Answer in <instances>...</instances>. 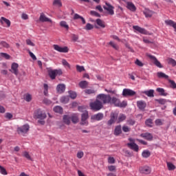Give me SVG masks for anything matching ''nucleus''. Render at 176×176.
Masks as SVG:
<instances>
[{
	"label": "nucleus",
	"instance_id": "nucleus-1",
	"mask_svg": "<svg viewBox=\"0 0 176 176\" xmlns=\"http://www.w3.org/2000/svg\"><path fill=\"white\" fill-rule=\"evenodd\" d=\"M96 99L100 101L102 104H109L111 102V98L109 95H105L104 94H100L97 96Z\"/></svg>",
	"mask_w": 176,
	"mask_h": 176
},
{
	"label": "nucleus",
	"instance_id": "nucleus-2",
	"mask_svg": "<svg viewBox=\"0 0 176 176\" xmlns=\"http://www.w3.org/2000/svg\"><path fill=\"white\" fill-rule=\"evenodd\" d=\"M89 107L92 111H100V109H102L103 105L102 102L100 100H98L96 98V100L95 102H92L89 104Z\"/></svg>",
	"mask_w": 176,
	"mask_h": 176
},
{
	"label": "nucleus",
	"instance_id": "nucleus-3",
	"mask_svg": "<svg viewBox=\"0 0 176 176\" xmlns=\"http://www.w3.org/2000/svg\"><path fill=\"white\" fill-rule=\"evenodd\" d=\"M103 9L107 12V14H109L110 16H113V14H115V7L108 2H106L105 5L103 6Z\"/></svg>",
	"mask_w": 176,
	"mask_h": 176
},
{
	"label": "nucleus",
	"instance_id": "nucleus-4",
	"mask_svg": "<svg viewBox=\"0 0 176 176\" xmlns=\"http://www.w3.org/2000/svg\"><path fill=\"white\" fill-rule=\"evenodd\" d=\"M48 74L50 78H51L52 80L56 79V76L63 75V71L59 69H49L48 70Z\"/></svg>",
	"mask_w": 176,
	"mask_h": 176
},
{
	"label": "nucleus",
	"instance_id": "nucleus-5",
	"mask_svg": "<svg viewBox=\"0 0 176 176\" xmlns=\"http://www.w3.org/2000/svg\"><path fill=\"white\" fill-rule=\"evenodd\" d=\"M130 142L127 143V146L129 147L130 149H132V151H134L135 152H138L140 151V148L138 147V145L135 144V141L133 138L129 139Z\"/></svg>",
	"mask_w": 176,
	"mask_h": 176
},
{
	"label": "nucleus",
	"instance_id": "nucleus-6",
	"mask_svg": "<svg viewBox=\"0 0 176 176\" xmlns=\"http://www.w3.org/2000/svg\"><path fill=\"white\" fill-rule=\"evenodd\" d=\"M53 47L54 50L58 52L59 53H68V52H69L68 47H61L58 45H54Z\"/></svg>",
	"mask_w": 176,
	"mask_h": 176
},
{
	"label": "nucleus",
	"instance_id": "nucleus-7",
	"mask_svg": "<svg viewBox=\"0 0 176 176\" xmlns=\"http://www.w3.org/2000/svg\"><path fill=\"white\" fill-rule=\"evenodd\" d=\"M146 56L147 57H148V58H150V60H151V61H153V64H155L156 67H157L158 68H163V65H162V63H160V62L157 60L156 56L151 55L149 54H147Z\"/></svg>",
	"mask_w": 176,
	"mask_h": 176
},
{
	"label": "nucleus",
	"instance_id": "nucleus-8",
	"mask_svg": "<svg viewBox=\"0 0 176 176\" xmlns=\"http://www.w3.org/2000/svg\"><path fill=\"white\" fill-rule=\"evenodd\" d=\"M34 116L35 118H36L37 119H40L41 120H43L47 118L46 113L41 111V109H38L35 112Z\"/></svg>",
	"mask_w": 176,
	"mask_h": 176
},
{
	"label": "nucleus",
	"instance_id": "nucleus-9",
	"mask_svg": "<svg viewBox=\"0 0 176 176\" xmlns=\"http://www.w3.org/2000/svg\"><path fill=\"white\" fill-rule=\"evenodd\" d=\"M87 119H89V112L87 111H84L81 116V124L84 126H87L89 122H87Z\"/></svg>",
	"mask_w": 176,
	"mask_h": 176
},
{
	"label": "nucleus",
	"instance_id": "nucleus-10",
	"mask_svg": "<svg viewBox=\"0 0 176 176\" xmlns=\"http://www.w3.org/2000/svg\"><path fill=\"white\" fill-rule=\"evenodd\" d=\"M133 30L135 31H138V32H140V34H142L143 35H151V33L149 32L146 31L145 28H141L138 25H134L133 26Z\"/></svg>",
	"mask_w": 176,
	"mask_h": 176
},
{
	"label": "nucleus",
	"instance_id": "nucleus-11",
	"mask_svg": "<svg viewBox=\"0 0 176 176\" xmlns=\"http://www.w3.org/2000/svg\"><path fill=\"white\" fill-rule=\"evenodd\" d=\"M110 120L108 121L107 124L111 126V124H113L115 122H116V119H118V113L112 112L110 115Z\"/></svg>",
	"mask_w": 176,
	"mask_h": 176
},
{
	"label": "nucleus",
	"instance_id": "nucleus-12",
	"mask_svg": "<svg viewBox=\"0 0 176 176\" xmlns=\"http://www.w3.org/2000/svg\"><path fill=\"white\" fill-rule=\"evenodd\" d=\"M12 74H14V75H19V64L16 63H13L11 65V69H10Z\"/></svg>",
	"mask_w": 176,
	"mask_h": 176
},
{
	"label": "nucleus",
	"instance_id": "nucleus-13",
	"mask_svg": "<svg viewBox=\"0 0 176 176\" xmlns=\"http://www.w3.org/2000/svg\"><path fill=\"white\" fill-rule=\"evenodd\" d=\"M135 91L130 89H124L122 91V96L124 97H127V96H135Z\"/></svg>",
	"mask_w": 176,
	"mask_h": 176
},
{
	"label": "nucleus",
	"instance_id": "nucleus-14",
	"mask_svg": "<svg viewBox=\"0 0 176 176\" xmlns=\"http://www.w3.org/2000/svg\"><path fill=\"white\" fill-rule=\"evenodd\" d=\"M39 21H41V23H52V19L47 18V16L45 15L43 12H42L40 14Z\"/></svg>",
	"mask_w": 176,
	"mask_h": 176
},
{
	"label": "nucleus",
	"instance_id": "nucleus-15",
	"mask_svg": "<svg viewBox=\"0 0 176 176\" xmlns=\"http://www.w3.org/2000/svg\"><path fill=\"white\" fill-rule=\"evenodd\" d=\"M143 13L146 19L151 18L155 14V12L148 8H145L143 11Z\"/></svg>",
	"mask_w": 176,
	"mask_h": 176
},
{
	"label": "nucleus",
	"instance_id": "nucleus-16",
	"mask_svg": "<svg viewBox=\"0 0 176 176\" xmlns=\"http://www.w3.org/2000/svg\"><path fill=\"white\" fill-rule=\"evenodd\" d=\"M137 105L139 109H140L141 111H144V109L146 108V102H145V101H143V100L138 101Z\"/></svg>",
	"mask_w": 176,
	"mask_h": 176
},
{
	"label": "nucleus",
	"instance_id": "nucleus-17",
	"mask_svg": "<svg viewBox=\"0 0 176 176\" xmlns=\"http://www.w3.org/2000/svg\"><path fill=\"white\" fill-rule=\"evenodd\" d=\"M103 118H104V114L102 113H99L92 116L91 117V119L92 120H98H98H102Z\"/></svg>",
	"mask_w": 176,
	"mask_h": 176
},
{
	"label": "nucleus",
	"instance_id": "nucleus-18",
	"mask_svg": "<svg viewBox=\"0 0 176 176\" xmlns=\"http://www.w3.org/2000/svg\"><path fill=\"white\" fill-rule=\"evenodd\" d=\"M140 137L144 138V140H147V141H152L153 140V136L149 133H142Z\"/></svg>",
	"mask_w": 176,
	"mask_h": 176
},
{
	"label": "nucleus",
	"instance_id": "nucleus-19",
	"mask_svg": "<svg viewBox=\"0 0 176 176\" xmlns=\"http://www.w3.org/2000/svg\"><path fill=\"white\" fill-rule=\"evenodd\" d=\"M126 8L129 10H131V12H135V10H137V8L133 2H126Z\"/></svg>",
	"mask_w": 176,
	"mask_h": 176
},
{
	"label": "nucleus",
	"instance_id": "nucleus-20",
	"mask_svg": "<svg viewBox=\"0 0 176 176\" xmlns=\"http://www.w3.org/2000/svg\"><path fill=\"white\" fill-rule=\"evenodd\" d=\"M23 157L27 159L29 162H34V158H32V155L28 151H24L23 153Z\"/></svg>",
	"mask_w": 176,
	"mask_h": 176
},
{
	"label": "nucleus",
	"instance_id": "nucleus-21",
	"mask_svg": "<svg viewBox=\"0 0 176 176\" xmlns=\"http://www.w3.org/2000/svg\"><path fill=\"white\" fill-rule=\"evenodd\" d=\"M142 174H151V168L149 166H143L140 168Z\"/></svg>",
	"mask_w": 176,
	"mask_h": 176
},
{
	"label": "nucleus",
	"instance_id": "nucleus-22",
	"mask_svg": "<svg viewBox=\"0 0 176 176\" xmlns=\"http://www.w3.org/2000/svg\"><path fill=\"white\" fill-rule=\"evenodd\" d=\"M56 90L58 93H60L61 94V93H63V91H65V85L64 84L58 85L56 87Z\"/></svg>",
	"mask_w": 176,
	"mask_h": 176
},
{
	"label": "nucleus",
	"instance_id": "nucleus-23",
	"mask_svg": "<svg viewBox=\"0 0 176 176\" xmlns=\"http://www.w3.org/2000/svg\"><path fill=\"white\" fill-rule=\"evenodd\" d=\"M142 93L143 94H146L147 97H155V95H154L155 91L153 89H150L148 91H143Z\"/></svg>",
	"mask_w": 176,
	"mask_h": 176
},
{
	"label": "nucleus",
	"instance_id": "nucleus-24",
	"mask_svg": "<svg viewBox=\"0 0 176 176\" xmlns=\"http://www.w3.org/2000/svg\"><path fill=\"white\" fill-rule=\"evenodd\" d=\"M156 91H157L160 96H164V97H166V96H168V94L166 92L163 88H157Z\"/></svg>",
	"mask_w": 176,
	"mask_h": 176
},
{
	"label": "nucleus",
	"instance_id": "nucleus-25",
	"mask_svg": "<svg viewBox=\"0 0 176 176\" xmlns=\"http://www.w3.org/2000/svg\"><path fill=\"white\" fill-rule=\"evenodd\" d=\"M96 23L101 28H105V22H104V21H102L100 19H96Z\"/></svg>",
	"mask_w": 176,
	"mask_h": 176
},
{
	"label": "nucleus",
	"instance_id": "nucleus-26",
	"mask_svg": "<svg viewBox=\"0 0 176 176\" xmlns=\"http://www.w3.org/2000/svg\"><path fill=\"white\" fill-rule=\"evenodd\" d=\"M142 156L144 159H148V157L151 156V151H149L148 150H144L142 153Z\"/></svg>",
	"mask_w": 176,
	"mask_h": 176
},
{
	"label": "nucleus",
	"instance_id": "nucleus-27",
	"mask_svg": "<svg viewBox=\"0 0 176 176\" xmlns=\"http://www.w3.org/2000/svg\"><path fill=\"white\" fill-rule=\"evenodd\" d=\"M60 101L62 104H68L69 102V96H62Z\"/></svg>",
	"mask_w": 176,
	"mask_h": 176
},
{
	"label": "nucleus",
	"instance_id": "nucleus-28",
	"mask_svg": "<svg viewBox=\"0 0 176 176\" xmlns=\"http://www.w3.org/2000/svg\"><path fill=\"white\" fill-rule=\"evenodd\" d=\"M0 21H1V23H3V22L6 23V24H7V27H10L11 23H10V21L9 19H6V18L2 16V17L1 18V19H0Z\"/></svg>",
	"mask_w": 176,
	"mask_h": 176
},
{
	"label": "nucleus",
	"instance_id": "nucleus-29",
	"mask_svg": "<svg viewBox=\"0 0 176 176\" xmlns=\"http://www.w3.org/2000/svg\"><path fill=\"white\" fill-rule=\"evenodd\" d=\"M63 122L66 124H70V123H71V117L69 116L65 115L63 116Z\"/></svg>",
	"mask_w": 176,
	"mask_h": 176
},
{
	"label": "nucleus",
	"instance_id": "nucleus-30",
	"mask_svg": "<svg viewBox=\"0 0 176 176\" xmlns=\"http://www.w3.org/2000/svg\"><path fill=\"white\" fill-rule=\"evenodd\" d=\"M115 135H119V134H122V126H117L114 131Z\"/></svg>",
	"mask_w": 176,
	"mask_h": 176
},
{
	"label": "nucleus",
	"instance_id": "nucleus-31",
	"mask_svg": "<svg viewBox=\"0 0 176 176\" xmlns=\"http://www.w3.org/2000/svg\"><path fill=\"white\" fill-rule=\"evenodd\" d=\"M23 98L25 101L30 102L32 100V96H31L30 94H26L23 96Z\"/></svg>",
	"mask_w": 176,
	"mask_h": 176
},
{
	"label": "nucleus",
	"instance_id": "nucleus-32",
	"mask_svg": "<svg viewBox=\"0 0 176 176\" xmlns=\"http://www.w3.org/2000/svg\"><path fill=\"white\" fill-rule=\"evenodd\" d=\"M62 65L65 68H69V69H71V65L65 59H62Z\"/></svg>",
	"mask_w": 176,
	"mask_h": 176
},
{
	"label": "nucleus",
	"instance_id": "nucleus-33",
	"mask_svg": "<svg viewBox=\"0 0 176 176\" xmlns=\"http://www.w3.org/2000/svg\"><path fill=\"white\" fill-rule=\"evenodd\" d=\"M157 76L159 77V78H162L164 79H168V76L162 72H159L157 73Z\"/></svg>",
	"mask_w": 176,
	"mask_h": 176
},
{
	"label": "nucleus",
	"instance_id": "nucleus-34",
	"mask_svg": "<svg viewBox=\"0 0 176 176\" xmlns=\"http://www.w3.org/2000/svg\"><path fill=\"white\" fill-rule=\"evenodd\" d=\"M60 27H62L63 28H65L67 30H69V26L68 25V24H67V22L65 21H60Z\"/></svg>",
	"mask_w": 176,
	"mask_h": 176
},
{
	"label": "nucleus",
	"instance_id": "nucleus-35",
	"mask_svg": "<svg viewBox=\"0 0 176 176\" xmlns=\"http://www.w3.org/2000/svg\"><path fill=\"white\" fill-rule=\"evenodd\" d=\"M71 118V120L73 123H78L79 122V118H78V114H73Z\"/></svg>",
	"mask_w": 176,
	"mask_h": 176
},
{
	"label": "nucleus",
	"instance_id": "nucleus-36",
	"mask_svg": "<svg viewBox=\"0 0 176 176\" xmlns=\"http://www.w3.org/2000/svg\"><path fill=\"white\" fill-rule=\"evenodd\" d=\"M89 83L87 82V81H81L79 83V86L81 89H86Z\"/></svg>",
	"mask_w": 176,
	"mask_h": 176
},
{
	"label": "nucleus",
	"instance_id": "nucleus-37",
	"mask_svg": "<svg viewBox=\"0 0 176 176\" xmlns=\"http://www.w3.org/2000/svg\"><path fill=\"white\" fill-rule=\"evenodd\" d=\"M30 131V125L25 124L23 126V134H27Z\"/></svg>",
	"mask_w": 176,
	"mask_h": 176
},
{
	"label": "nucleus",
	"instance_id": "nucleus-38",
	"mask_svg": "<svg viewBox=\"0 0 176 176\" xmlns=\"http://www.w3.org/2000/svg\"><path fill=\"white\" fill-rule=\"evenodd\" d=\"M54 111L56 113H63V107L60 106H56L55 107H54Z\"/></svg>",
	"mask_w": 176,
	"mask_h": 176
},
{
	"label": "nucleus",
	"instance_id": "nucleus-39",
	"mask_svg": "<svg viewBox=\"0 0 176 176\" xmlns=\"http://www.w3.org/2000/svg\"><path fill=\"white\" fill-rule=\"evenodd\" d=\"M85 93L86 94H96V93H97V90H94V89H85Z\"/></svg>",
	"mask_w": 176,
	"mask_h": 176
},
{
	"label": "nucleus",
	"instance_id": "nucleus-40",
	"mask_svg": "<svg viewBox=\"0 0 176 176\" xmlns=\"http://www.w3.org/2000/svg\"><path fill=\"white\" fill-rule=\"evenodd\" d=\"M168 83L170 84V87H171V89H176L175 81L170 79H168Z\"/></svg>",
	"mask_w": 176,
	"mask_h": 176
},
{
	"label": "nucleus",
	"instance_id": "nucleus-41",
	"mask_svg": "<svg viewBox=\"0 0 176 176\" xmlns=\"http://www.w3.org/2000/svg\"><path fill=\"white\" fill-rule=\"evenodd\" d=\"M167 167L169 171L175 170V166H174V164H173L171 162H167Z\"/></svg>",
	"mask_w": 176,
	"mask_h": 176
},
{
	"label": "nucleus",
	"instance_id": "nucleus-42",
	"mask_svg": "<svg viewBox=\"0 0 176 176\" xmlns=\"http://www.w3.org/2000/svg\"><path fill=\"white\" fill-rule=\"evenodd\" d=\"M76 71H77L78 72H83V71H85V67L80 66V65H76Z\"/></svg>",
	"mask_w": 176,
	"mask_h": 176
},
{
	"label": "nucleus",
	"instance_id": "nucleus-43",
	"mask_svg": "<svg viewBox=\"0 0 176 176\" xmlns=\"http://www.w3.org/2000/svg\"><path fill=\"white\" fill-rule=\"evenodd\" d=\"M93 28H94V25H91V23H87L85 27V30H86V31H90L91 30H93Z\"/></svg>",
	"mask_w": 176,
	"mask_h": 176
},
{
	"label": "nucleus",
	"instance_id": "nucleus-44",
	"mask_svg": "<svg viewBox=\"0 0 176 176\" xmlns=\"http://www.w3.org/2000/svg\"><path fill=\"white\" fill-rule=\"evenodd\" d=\"M53 3L55 6H58V8H61V6H63V3H61V0H54Z\"/></svg>",
	"mask_w": 176,
	"mask_h": 176
},
{
	"label": "nucleus",
	"instance_id": "nucleus-45",
	"mask_svg": "<svg viewBox=\"0 0 176 176\" xmlns=\"http://www.w3.org/2000/svg\"><path fill=\"white\" fill-rule=\"evenodd\" d=\"M43 87H44V91H43L44 95L48 96L49 85H47V84H44Z\"/></svg>",
	"mask_w": 176,
	"mask_h": 176
},
{
	"label": "nucleus",
	"instance_id": "nucleus-46",
	"mask_svg": "<svg viewBox=\"0 0 176 176\" xmlns=\"http://www.w3.org/2000/svg\"><path fill=\"white\" fill-rule=\"evenodd\" d=\"M0 56L1 57H3V58H6V60H9V58H10V55L7 53L1 52Z\"/></svg>",
	"mask_w": 176,
	"mask_h": 176
},
{
	"label": "nucleus",
	"instance_id": "nucleus-47",
	"mask_svg": "<svg viewBox=\"0 0 176 176\" xmlns=\"http://www.w3.org/2000/svg\"><path fill=\"white\" fill-rule=\"evenodd\" d=\"M69 94L70 98H72L73 100H74V98H76V96H77L76 92L69 91Z\"/></svg>",
	"mask_w": 176,
	"mask_h": 176
},
{
	"label": "nucleus",
	"instance_id": "nucleus-48",
	"mask_svg": "<svg viewBox=\"0 0 176 176\" xmlns=\"http://www.w3.org/2000/svg\"><path fill=\"white\" fill-rule=\"evenodd\" d=\"M111 102H113V104L116 106L118 107V104H119L120 101L119 99L116 98H112L111 99Z\"/></svg>",
	"mask_w": 176,
	"mask_h": 176
},
{
	"label": "nucleus",
	"instance_id": "nucleus-49",
	"mask_svg": "<svg viewBox=\"0 0 176 176\" xmlns=\"http://www.w3.org/2000/svg\"><path fill=\"white\" fill-rule=\"evenodd\" d=\"M123 120H126V116L124 114H120L118 117V123L123 122Z\"/></svg>",
	"mask_w": 176,
	"mask_h": 176
},
{
	"label": "nucleus",
	"instance_id": "nucleus-50",
	"mask_svg": "<svg viewBox=\"0 0 176 176\" xmlns=\"http://www.w3.org/2000/svg\"><path fill=\"white\" fill-rule=\"evenodd\" d=\"M0 173L3 175H8V172L6 171V169L3 168L2 166H0Z\"/></svg>",
	"mask_w": 176,
	"mask_h": 176
},
{
	"label": "nucleus",
	"instance_id": "nucleus-51",
	"mask_svg": "<svg viewBox=\"0 0 176 176\" xmlns=\"http://www.w3.org/2000/svg\"><path fill=\"white\" fill-rule=\"evenodd\" d=\"M0 45L2 46L3 47H6V49H9V47H10L9 44H8V43H6V41L0 42Z\"/></svg>",
	"mask_w": 176,
	"mask_h": 176
},
{
	"label": "nucleus",
	"instance_id": "nucleus-52",
	"mask_svg": "<svg viewBox=\"0 0 176 176\" xmlns=\"http://www.w3.org/2000/svg\"><path fill=\"white\" fill-rule=\"evenodd\" d=\"M107 162L109 164H115V158L113 157H109L107 159Z\"/></svg>",
	"mask_w": 176,
	"mask_h": 176
},
{
	"label": "nucleus",
	"instance_id": "nucleus-53",
	"mask_svg": "<svg viewBox=\"0 0 176 176\" xmlns=\"http://www.w3.org/2000/svg\"><path fill=\"white\" fill-rule=\"evenodd\" d=\"M146 125L148 127H152V124H153V122L152 121V119H148L145 122Z\"/></svg>",
	"mask_w": 176,
	"mask_h": 176
},
{
	"label": "nucleus",
	"instance_id": "nucleus-54",
	"mask_svg": "<svg viewBox=\"0 0 176 176\" xmlns=\"http://www.w3.org/2000/svg\"><path fill=\"white\" fill-rule=\"evenodd\" d=\"M127 106V102L122 101V102H119L118 104V107H120V108H124V107Z\"/></svg>",
	"mask_w": 176,
	"mask_h": 176
},
{
	"label": "nucleus",
	"instance_id": "nucleus-55",
	"mask_svg": "<svg viewBox=\"0 0 176 176\" xmlns=\"http://www.w3.org/2000/svg\"><path fill=\"white\" fill-rule=\"evenodd\" d=\"M135 65H138V67H144V63L139 59L135 60Z\"/></svg>",
	"mask_w": 176,
	"mask_h": 176
},
{
	"label": "nucleus",
	"instance_id": "nucleus-56",
	"mask_svg": "<svg viewBox=\"0 0 176 176\" xmlns=\"http://www.w3.org/2000/svg\"><path fill=\"white\" fill-rule=\"evenodd\" d=\"M126 123L129 126H134V124H135V121L133 119H129L127 120Z\"/></svg>",
	"mask_w": 176,
	"mask_h": 176
},
{
	"label": "nucleus",
	"instance_id": "nucleus-57",
	"mask_svg": "<svg viewBox=\"0 0 176 176\" xmlns=\"http://www.w3.org/2000/svg\"><path fill=\"white\" fill-rule=\"evenodd\" d=\"M168 64H170L171 65H173V67H175V65H176V61H175V60H174L173 58H169L168 60Z\"/></svg>",
	"mask_w": 176,
	"mask_h": 176
},
{
	"label": "nucleus",
	"instance_id": "nucleus-58",
	"mask_svg": "<svg viewBox=\"0 0 176 176\" xmlns=\"http://www.w3.org/2000/svg\"><path fill=\"white\" fill-rule=\"evenodd\" d=\"M109 45H111L113 48H114L116 50H118L119 49V46L118 45L115 44L113 41H110L109 43Z\"/></svg>",
	"mask_w": 176,
	"mask_h": 176
},
{
	"label": "nucleus",
	"instance_id": "nucleus-59",
	"mask_svg": "<svg viewBox=\"0 0 176 176\" xmlns=\"http://www.w3.org/2000/svg\"><path fill=\"white\" fill-rule=\"evenodd\" d=\"M5 118L6 119H9V120H10V119H12V118H13V114L10 113H6V116H5Z\"/></svg>",
	"mask_w": 176,
	"mask_h": 176
},
{
	"label": "nucleus",
	"instance_id": "nucleus-60",
	"mask_svg": "<svg viewBox=\"0 0 176 176\" xmlns=\"http://www.w3.org/2000/svg\"><path fill=\"white\" fill-rule=\"evenodd\" d=\"M78 111L80 112L85 113V111H86V107H85V106H80V107H78Z\"/></svg>",
	"mask_w": 176,
	"mask_h": 176
},
{
	"label": "nucleus",
	"instance_id": "nucleus-61",
	"mask_svg": "<svg viewBox=\"0 0 176 176\" xmlns=\"http://www.w3.org/2000/svg\"><path fill=\"white\" fill-rule=\"evenodd\" d=\"M84 155L85 154L83 153L82 151L78 152L77 153V157H78V159H82V157H83Z\"/></svg>",
	"mask_w": 176,
	"mask_h": 176
},
{
	"label": "nucleus",
	"instance_id": "nucleus-62",
	"mask_svg": "<svg viewBox=\"0 0 176 176\" xmlns=\"http://www.w3.org/2000/svg\"><path fill=\"white\" fill-rule=\"evenodd\" d=\"M122 131L124 132V133H129V131H130V128L127 126H122Z\"/></svg>",
	"mask_w": 176,
	"mask_h": 176
},
{
	"label": "nucleus",
	"instance_id": "nucleus-63",
	"mask_svg": "<svg viewBox=\"0 0 176 176\" xmlns=\"http://www.w3.org/2000/svg\"><path fill=\"white\" fill-rule=\"evenodd\" d=\"M90 14H91V16H96V17H100V14H98V12L96 11H91Z\"/></svg>",
	"mask_w": 176,
	"mask_h": 176
},
{
	"label": "nucleus",
	"instance_id": "nucleus-64",
	"mask_svg": "<svg viewBox=\"0 0 176 176\" xmlns=\"http://www.w3.org/2000/svg\"><path fill=\"white\" fill-rule=\"evenodd\" d=\"M155 124L157 126H162V124H163V122L162 121V120L157 119L155 120Z\"/></svg>",
	"mask_w": 176,
	"mask_h": 176
}]
</instances>
